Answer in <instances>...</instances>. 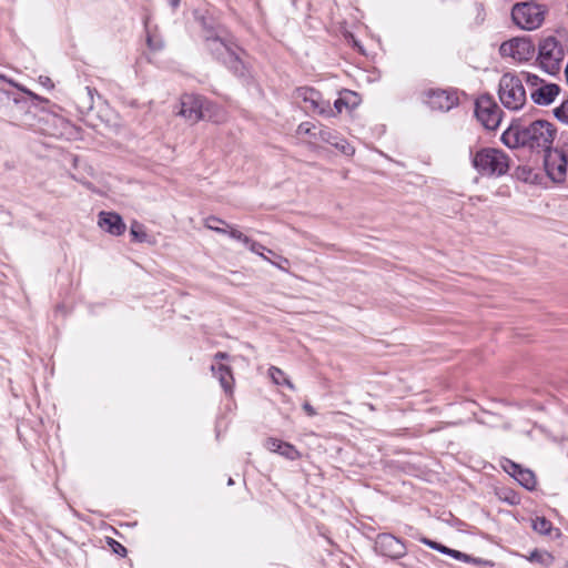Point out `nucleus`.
Returning <instances> with one entry per match:
<instances>
[{
  "mask_svg": "<svg viewBox=\"0 0 568 568\" xmlns=\"http://www.w3.org/2000/svg\"><path fill=\"white\" fill-rule=\"evenodd\" d=\"M202 38L213 59L225 65L235 77H248V68L244 61L245 51L223 26L209 27L204 22Z\"/></svg>",
  "mask_w": 568,
  "mask_h": 568,
  "instance_id": "f257e3e1",
  "label": "nucleus"
},
{
  "mask_svg": "<svg viewBox=\"0 0 568 568\" xmlns=\"http://www.w3.org/2000/svg\"><path fill=\"white\" fill-rule=\"evenodd\" d=\"M556 136L554 124L536 120L529 125H511L503 134L501 141L508 148H528L535 152H548Z\"/></svg>",
  "mask_w": 568,
  "mask_h": 568,
  "instance_id": "f03ea898",
  "label": "nucleus"
},
{
  "mask_svg": "<svg viewBox=\"0 0 568 568\" xmlns=\"http://www.w3.org/2000/svg\"><path fill=\"white\" fill-rule=\"evenodd\" d=\"M8 82L26 95H12L9 91L0 89V101L10 103L8 106V115L14 123L30 124L31 108L39 106L41 103L48 102V100L12 80H8Z\"/></svg>",
  "mask_w": 568,
  "mask_h": 568,
  "instance_id": "7ed1b4c3",
  "label": "nucleus"
},
{
  "mask_svg": "<svg viewBox=\"0 0 568 568\" xmlns=\"http://www.w3.org/2000/svg\"><path fill=\"white\" fill-rule=\"evenodd\" d=\"M509 163V156L495 148H481L471 155L473 168L483 176H503L508 172Z\"/></svg>",
  "mask_w": 568,
  "mask_h": 568,
  "instance_id": "20e7f679",
  "label": "nucleus"
},
{
  "mask_svg": "<svg viewBox=\"0 0 568 568\" xmlns=\"http://www.w3.org/2000/svg\"><path fill=\"white\" fill-rule=\"evenodd\" d=\"M498 97L506 109L510 111L523 109L527 101L523 79L510 72L503 74L498 84Z\"/></svg>",
  "mask_w": 568,
  "mask_h": 568,
  "instance_id": "39448f33",
  "label": "nucleus"
},
{
  "mask_svg": "<svg viewBox=\"0 0 568 568\" xmlns=\"http://www.w3.org/2000/svg\"><path fill=\"white\" fill-rule=\"evenodd\" d=\"M564 58V47L556 37L548 36L539 41L537 61L546 73L550 75L559 73Z\"/></svg>",
  "mask_w": 568,
  "mask_h": 568,
  "instance_id": "423d86ee",
  "label": "nucleus"
},
{
  "mask_svg": "<svg viewBox=\"0 0 568 568\" xmlns=\"http://www.w3.org/2000/svg\"><path fill=\"white\" fill-rule=\"evenodd\" d=\"M546 9L544 6L532 1L516 3L511 10V19L523 30H535L539 28L545 19Z\"/></svg>",
  "mask_w": 568,
  "mask_h": 568,
  "instance_id": "0eeeda50",
  "label": "nucleus"
},
{
  "mask_svg": "<svg viewBox=\"0 0 568 568\" xmlns=\"http://www.w3.org/2000/svg\"><path fill=\"white\" fill-rule=\"evenodd\" d=\"M475 115L485 129L494 131L500 124L503 111L491 97L483 95L476 100Z\"/></svg>",
  "mask_w": 568,
  "mask_h": 568,
  "instance_id": "6e6552de",
  "label": "nucleus"
},
{
  "mask_svg": "<svg viewBox=\"0 0 568 568\" xmlns=\"http://www.w3.org/2000/svg\"><path fill=\"white\" fill-rule=\"evenodd\" d=\"M212 106V103L202 95L184 94L181 98L179 114L192 123H195L206 119L207 112H210Z\"/></svg>",
  "mask_w": 568,
  "mask_h": 568,
  "instance_id": "1a4fd4ad",
  "label": "nucleus"
},
{
  "mask_svg": "<svg viewBox=\"0 0 568 568\" xmlns=\"http://www.w3.org/2000/svg\"><path fill=\"white\" fill-rule=\"evenodd\" d=\"M544 168L547 176L555 183H562L567 176L568 158L559 149L548 150L544 155Z\"/></svg>",
  "mask_w": 568,
  "mask_h": 568,
  "instance_id": "9d476101",
  "label": "nucleus"
},
{
  "mask_svg": "<svg viewBox=\"0 0 568 568\" xmlns=\"http://www.w3.org/2000/svg\"><path fill=\"white\" fill-rule=\"evenodd\" d=\"M499 51L504 57L526 62L535 55V45L529 38H514L501 43Z\"/></svg>",
  "mask_w": 568,
  "mask_h": 568,
  "instance_id": "9b49d317",
  "label": "nucleus"
},
{
  "mask_svg": "<svg viewBox=\"0 0 568 568\" xmlns=\"http://www.w3.org/2000/svg\"><path fill=\"white\" fill-rule=\"evenodd\" d=\"M374 549L378 555L394 560L403 558L407 552L405 542L388 532H382L376 536Z\"/></svg>",
  "mask_w": 568,
  "mask_h": 568,
  "instance_id": "f8f14e48",
  "label": "nucleus"
},
{
  "mask_svg": "<svg viewBox=\"0 0 568 568\" xmlns=\"http://www.w3.org/2000/svg\"><path fill=\"white\" fill-rule=\"evenodd\" d=\"M425 103L432 110L447 112L458 104V98L454 92L443 89H429L425 92Z\"/></svg>",
  "mask_w": 568,
  "mask_h": 568,
  "instance_id": "ddd939ff",
  "label": "nucleus"
},
{
  "mask_svg": "<svg viewBox=\"0 0 568 568\" xmlns=\"http://www.w3.org/2000/svg\"><path fill=\"white\" fill-rule=\"evenodd\" d=\"M297 98L304 102L310 103V108L323 115H334L328 101H324L321 92L313 88L302 87L296 90Z\"/></svg>",
  "mask_w": 568,
  "mask_h": 568,
  "instance_id": "4468645a",
  "label": "nucleus"
},
{
  "mask_svg": "<svg viewBox=\"0 0 568 568\" xmlns=\"http://www.w3.org/2000/svg\"><path fill=\"white\" fill-rule=\"evenodd\" d=\"M98 224L102 230L115 236L123 234L125 231L122 217L115 212H100Z\"/></svg>",
  "mask_w": 568,
  "mask_h": 568,
  "instance_id": "2eb2a0df",
  "label": "nucleus"
},
{
  "mask_svg": "<svg viewBox=\"0 0 568 568\" xmlns=\"http://www.w3.org/2000/svg\"><path fill=\"white\" fill-rule=\"evenodd\" d=\"M560 88L555 83H544L530 91V98L535 104L549 105L559 94Z\"/></svg>",
  "mask_w": 568,
  "mask_h": 568,
  "instance_id": "dca6fc26",
  "label": "nucleus"
},
{
  "mask_svg": "<svg viewBox=\"0 0 568 568\" xmlns=\"http://www.w3.org/2000/svg\"><path fill=\"white\" fill-rule=\"evenodd\" d=\"M211 371L213 375L217 377L222 388L226 393H232L234 378L231 367L220 363L219 365H212Z\"/></svg>",
  "mask_w": 568,
  "mask_h": 568,
  "instance_id": "f3484780",
  "label": "nucleus"
},
{
  "mask_svg": "<svg viewBox=\"0 0 568 568\" xmlns=\"http://www.w3.org/2000/svg\"><path fill=\"white\" fill-rule=\"evenodd\" d=\"M420 541L425 545H427L429 548L435 549L442 554L448 555L457 560L469 562L470 556L467 554H464L459 550L448 548L447 546L439 544L435 540L428 539V538H422Z\"/></svg>",
  "mask_w": 568,
  "mask_h": 568,
  "instance_id": "a211bd4d",
  "label": "nucleus"
},
{
  "mask_svg": "<svg viewBox=\"0 0 568 568\" xmlns=\"http://www.w3.org/2000/svg\"><path fill=\"white\" fill-rule=\"evenodd\" d=\"M527 561L538 564L542 567H550L554 562V556L546 550L534 549L528 556H523Z\"/></svg>",
  "mask_w": 568,
  "mask_h": 568,
  "instance_id": "6ab92c4d",
  "label": "nucleus"
},
{
  "mask_svg": "<svg viewBox=\"0 0 568 568\" xmlns=\"http://www.w3.org/2000/svg\"><path fill=\"white\" fill-rule=\"evenodd\" d=\"M515 479L526 489L534 490L537 484L536 476L530 469L524 468L518 471Z\"/></svg>",
  "mask_w": 568,
  "mask_h": 568,
  "instance_id": "aec40b11",
  "label": "nucleus"
},
{
  "mask_svg": "<svg viewBox=\"0 0 568 568\" xmlns=\"http://www.w3.org/2000/svg\"><path fill=\"white\" fill-rule=\"evenodd\" d=\"M313 136L321 140L322 142L333 145L337 143V132L329 128H321L317 133H313Z\"/></svg>",
  "mask_w": 568,
  "mask_h": 568,
  "instance_id": "412c9836",
  "label": "nucleus"
},
{
  "mask_svg": "<svg viewBox=\"0 0 568 568\" xmlns=\"http://www.w3.org/2000/svg\"><path fill=\"white\" fill-rule=\"evenodd\" d=\"M205 226L212 231H215L216 233L226 234V227H229V224L220 217L209 216L205 220Z\"/></svg>",
  "mask_w": 568,
  "mask_h": 568,
  "instance_id": "4be33fe9",
  "label": "nucleus"
},
{
  "mask_svg": "<svg viewBox=\"0 0 568 568\" xmlns=\"http://www.w3.org/2000/svg\"><path fill=\"white\" fill-rule=\"evenodd\" d=\"M130 234L134 242L143 243L148 241V234L144 231L143 224L134 221L130 227Z\"/></svg>",
  "mask_w": 568,
  "mask_h": 568,
  "instance_id": "5701e85b",
  "label": "nucleus"
},
{
  "mask_svg": "<svg viewBox=\"0 0 568 568\" xmlns=\"http://www.w3.org/2000/svg\"><path fill=\"white\" fill-rule=\"evenodd\" d=\"M270 373H271V377L273 378V381L281 385V384H285L287 385L291 389H294V385L292 384V382L285 376L284 372L277 367H274L272 366L270 368Z\"/></svg>",
  "mask_w": 568,
  "mask_h": 568,
  "instance_id": "b1692460",
  "label": "nucleus"
},
{
  "mask_svg": "<svg viewBox=\"0 0 568 568\" xmlns=\"http://www.w3.org/2000/svg\"><path fill=\"white\" fill-rule=\"evenodd\" d=\"M532 528L541 535H548L552 528V524L545 517H537L532 523Z\"/></svg>",
  "mask_w": 568,
  "mask_h": 568,
  "instance_id": "393cba45",
  "label": "nucleus"
},
{
  "mask_svg": "<svg viewBox=\"0 0 568 568\" xmlns=\"http://www.w3.org/2000/svg\"><path fill=\"white\" fill-rule=\"evenodd\" d=\"M278 454L290 460H295L300 457L298 450L286 442H283L282 449H280Z\"/></svg>",
  "mask_w": 568,
  "mask_h": 568,
  "instance_id": "a878e982",
  "label": "nucleus"
},
{
  "mask_svg": "<svg viewBox=\"0 0 568 568\" xmlns=\"http://www.w3.org/2000/svg\"><path fill=\"white\" fill-rule=\"evenodd\" d=\"M554 115L560 122L568 124V100L564 101L559 106L554 109Z\"/></svg>",
  "mask_w": 568,
  "mask_h": 568,
  "instance_id": "bb28decb",
  "label": "nucleus"
},
{
  "mask_svg": "<svg viewBox=\"0 0 568 568\" xmlns=\"http://www.w3.org/2000/svg\"><path fill=\"white\" fill-rule=\"evenodd\" d=\"M333 146H335L337 150H339L345 155H353L355 152V149L343 138L339 135L337 136V143H334Z\"/></svg>",
  "mask_w": 568,
  "mask_h": 568,
  "instance_id": "cd10ccee",
  "label": "nucleus"
},
{
  "mask_svg": "<svg viewBox=\"0 0 568 568\" xmlns=\"http://www.w3.org/2000/svg\"><path fill=\"white\" fill-rule=\"evenodd\" d=\"M227 229V232L226 234L233 239V240H236V241H240L242 242L244 245H248V243H251V239L248 236H246L245 234H243L242 232H240L239 230L234 229V227H231L229 225Z\"/></svg>",
  "mask_w": 568,
  "mask_h": 568,
  "instance_id": "c85d7f7f",
  "label": "nucleus"
},
{
  "mask_svg": "<svg viewBox=\"0 0 568 568\" xmlns=\"http://www.w3.org/2000/svg\"><path fill=\"white\" fill-rule=\"evenodd\" d=\"M503 468L505 469V471H507L514 478H515V476H517L518 471L523 469L521 465H519L510 459H505L503 462Z\"/></svg>",
  "mask_w": 568,
  "mask_h": 568,
  "instance_id": "c756f323",
  "label": "nucleus"
},
{
  "mask_svg": "<svg viewBox=\"0 0 568 568\" xmlns=\"http://www.w3.org/2000/svg\"><path fill=\"white\" fill-rule=\"evenodd\" d=\"M523 75L525 77L526 83L530 88V91L544 84V80L536 74L524 72Z\"/></svg>",
  "mask_w": 568,
  "mask_h": 568,
  "instance_id": "7c9ffc66",
  "label": "nucleus"
},
{
  "mask_svg": "<svg viewBox=\"0 0 568 568\" xmlns=\"http://www.w3.org/2000/svg\"><path fill=\"white\" fill-rule=\"evenodd\" d=\"M265 447L273 453H280V449H282L283 440L270 437L265 440Z\"/></svg>",
  "mask_w": 568,
  "mask_h": 568,
  "instance_id": "2f4dec72",
  "label": "nucleus"
},
{
  "mask_svg": "<svg viewBox=\"0 0 568 568\" xmlns=\"http://www.w3.org/2000/svg\"><path fill=\"white\" fill-rule=\"evenodd\" d=\"M246 246L248 247V250L251 252L256 253V254L261 255L264 260L268 261V258L266 256H264V254H263V251H265L266 247L263 246L261 243L251 240V243H248V245H246Z\"/></svg>",
  "mask_w": 568,
  "mask_h": 568,
  "instance_id": "473e14b6",
  "label": "nucleus"
},
{
  "mask_svg": "<svg viewBox=\"0 0 568 568\" xmlns=\"http://www.w3.org/2000/svg\"><path fill=\"white\" fill-rule=\"evenodd\" d=\"M109 544H110V546L112 547V550L115 554H118V555H120L122 557H124L126 555V548L122 544L118 542L114 539H110Z\"/></svg>",
  "mask_w": 568,
  "mask_h": 568,
  "instance_id": "72a5a7b5",
  "label": "nucleus"
},
{
  "mask_svg": "<svg viewBox=\"0 0 568 568\" xmlns=\"http://www.w3.org/2000/svg\"><path fill=\"white\" fill-rule=\"evenodd\" d=\"M146 42L149 48L152 50H160L163 48V43L160 40H154L151 36H148Z\"/></svg>",
  "mask_w": 568,
  "mask_h": 568,
  "instance_id": "f704fd0d",
  "label": "nucleus"
},
{
  "mask_svg": "<svg viewBox=\"0 0 568 568\" xmlns=\"http://www.w3.org/2000/svg\"><path fill=\"white\" fill-rule=\"evenodd\" d=\"M280 262L271 261L268 260L273 265L278 267L280 270H286V265L290 264L288 260L286 257L277 256Z\"/></svg>",
  "mask_w": 568,
  "mask_h": 568,
  "instance_id": "c9c22d12",
  "label": "nucleus"
},
{
  "mask_svg": "<svg viewBox=\"0 0 568 568\" xmlns=\"http://www.w3.org/2000/svg\"><path fill=\"white\" fill-rule=\"evenodd\" d=\"M346 106L347 102L343 98H338L334 102V109L336 110V113H341Z\"/></svg>",
  "mask_w": 568,
  "mask_h": 568,
  "instance_id": "e433bc0d",
  "label": "nucleus"
},
{
  "mask_svg": "<svg viewBox=\"0 0 568 568\" xmlns=\"http://www.w3.org/2000/svg\"><path fill=\"white\" fill-rule=\"evenodd\" d=\"M303 409L308 416H314L316 414L314 407L307 402L303 404Z\"/></svg>",
  "mask_w": 568,
  "mask_h": 568,
  "instance_id": "4c0bfd02",
  "label": "nucleus"
},
{
  "mask_svg": "<svg viewBox=\"0 0 568 568\" xmlns=\"http://www.w3.org/2000/svg\"><path fill=\"white\" fill-rule=\"evenodd\" d=\"M469 562H473L475 565H480V564H485V565H488V566H494V564L491 561H488V560H484L481 558H474L470 556V561Z\"/></svg>",
  "mask_w": 568,
  "mask_h": 568,
  "instance_id": "58836bf2",
  "label": "nucleus"
},
{
  "mask_svg": "<svg viewBox=\"0 0 568 568\" xmlns=\"http://www.w3.org/2000/svg\"><path fill=\"white\" fill-rule=\"evenodd\" d=\"M230 357V355L225 352H217L215 355H214V361L216 362H221V361H225Z\"/></svg>",
  "mask_w": 568,
  "mask_h": 568,
  "instance_id": "ea45409f",
  "label": "nucleus"
},
{
  "mask_svg": "<svg viewBox=\"0 0 568 568\" xmlns=\"http://www.w3.org/2000/svg\"><path fill=\"white\" fill-rule=\"evenodd\" d=\"M172 9H176L181 0H168Z\"/></svg>",
  "mask_w": 568,
  "mask_h": 568,
  "instance_id": "a19ab883",
  "label": "nucleus"
},
{
  "mask_svg": "<svg viewBox=\"0 0 568 568\" xmlns=\"http://www.w3.org/2000/svg\"><path fill=\"white\" fill-rule=\"evenodd\" d=\"M306 124H307V123H302V124L298 126V129H300V131H303V132H305V133H310V134H311V130H310L308 128H305V125H306Z\"/></svg>",
  "mask_w": 568,
  "mask_h": 568,
  "instance_id": "79ce46f5",
  "label": "nucleus"
},
{
  "mask_svg": "<svg viewBox=\"0 0 568 568\" xmlns=\"http://www.w3.org/2000/svg\"><path fill=\"white\" fill-rule=\"evenodd\" d=\"M85 90L88 92V95L92 97V89L90 87H87Z\"/></svg>",
  "mask_w": 568,
  "mask_h": 568,
  "instance_id": "37998d69",
  "label": "nucleus"
},
{
  "mask_svg": "<svg viewBox=\"0 0 568 568\" xmlns=\"http://www.w3.org/2000/svg\"><path fill=\"white\" fill-rule=\"evenodd\" d=\"M233 484H234L233 479H232V478H230V479H229V481H227V485H230V486H231V485H233Z\"/></svg>",
  "mask_w": 568,
  "mask_h": 568,
  "instance_id": "c03bdc74",
  "label": "nucleus"
},
{
  "mask_svg": "<svg viewBox=\"0 0 568 568\" xmlns=\"http://www.w3.org/2000/svg\"><path fill=\"white\" fill-rule=\"evenodd\" d=\"M565 568H568V562L566 564V567Z\"/></svg>",
  "mask_w": 568,
  "mask_h": 568,
  "instance_id": "a18cd8bd",
  "label": "nucleus"
}]
</instances>
